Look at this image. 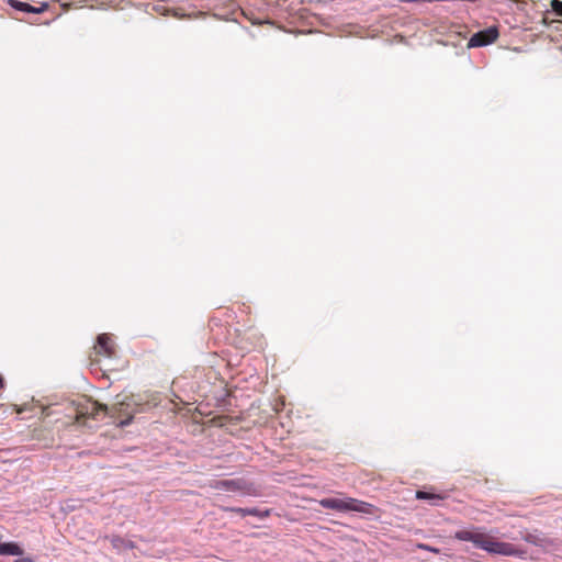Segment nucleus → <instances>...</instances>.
Returning <instances> with one entry per match:
<instances>
[{
    "label": "nucleus",
    "instance_id": "nucleus-14",
    "mask_svg": "<svg viewBox=\"0 0 562 562\" xmlns=\"http://www.w3.org/2000/svg\"><path fill=\"white\" fill-rule=\"evenodd\" d=\"M418 548H420L423 550H427V551L434 552V553H439V549L432 548V547H430L428 544L420 543V544H418Z\"/></svg>",
    "mask_w": 562,
    "mask_h": 562
},
{
    "label": "nucleus",
    "instance_id": "nucleus-5",
    "mask_svg": "<svg viewBox=\"0 0 562 562\" xmlns=\"http://www.w3.org/2000/svg\"><path fill=\"white\" fill-rule=\"evenodd\" d=\"M498 37V30L494 26L476 32L469 40V47H482L494 43Z\"/></svg>",
    "mask_w": 562,
    "mask_h": 562
},
{
    "label": "nucleus",
    "instance_id": "nucleus-13",
    "mask_svg": "<svg viewBox=\"0 0 562 562\" xmlns=\"http://www.w3.org/2000/svg\"><path fill=\"white\" fill-rule=\"evenodd\" d=\"M552 9L558 15L562 16V0H553Z\"/></svg>",
    "mask_w": 562,
    "mask_h": 562
},
{
    "label": "nucleus",
    "instance_id": "nucleus-3",
    "mask_svg": "<svg viewBox=\"0 0 562 562\" xmlns=\"http://www.w3.org/2000/svg\"><path fill=\"white\" fill-rule=\"evenodd\" d=\"M135 413L136 409L130 401L117 402L111 407H108V416L121 427L128 425Z\"/></svg>",
    "mask_w": 562,
    "mask_h": 562
},
{
    "label": "nucleus",
    "instance_id": "nucleus-19",
    "mask_svg": "<svg viewBox=\"0 0 562 562\" xmlns=\"http://www.w3.org/2000/svg\"><path fill=\"white\" fill-rule=\"evenodd\" d=\"M13 407H14V409L16 411V413H21V409H20V408H16V406H15V405H14Z\"/></svg>",
    "mask_w": 562,
    "mask_h": 562
},
{
    "label": "nucleus",
    "instance_id": "nucleus-15",
    "mask_svg": "<svg viewBox=\"0 0 562 562\" xmlns=\"http://www.w3.org/2000/svg\"><path fill=\"white\" fill-rule=\"evenodd\" d=\"M112 543H113L114 547H119L120 543H123V539L120 538V537H114L112 539Z\"/></svg>",
    "mask_w": 562,
    "mask_h": 562
},
{
    "label": "nucleus",
    "instance_id": "nucleus-7",
    "mask_svg": "<svg viewBox=\"0 0 562 562\" xmlns=\"http://www.w3.org/2000/svg\"><path fill=\"white\" fill-rule=\"evenodd\" d=\"M415 496L417 499L428 501L431 506H438L448 497V494L446 492H438L436 487L430 486L425 491H417Z\"/></svg>",
    "mask_w": 562,
    "mask_h": 562
},
{
    "label": "nucleus",
    "instance_id": "nucleus-16",
    "mask_svg": "<svg viewBox=\"0 0 562 562\" xmlns=\"http://www.w3.org/2000/svg\"><path fill=\"white\" fill-rule=\"evenodd\" d=\"M14 562H33V561L29 558H23V559L15 560Z\"/></svg>",
    "mask_w": 562,
    "mask_h": 562
},
{
    "label": "nucleus",
    "instance_id": "nucleus-10",
    "mask_svg": "<svg viewBox=\"0 0 562 562\" xmlns=\"http://www.w3.org/2000/svg\"><path fill=\"white\" fill-rule=\"evenodd\" d=\"M23 549L15 542H0V555H22Z\"/></svg>",
    "mask_w": 562,
    "mask_h": 562
},
{
    "label": "nucleus",
    "instance_id": "nucleus-11",
    "mask_svg": "<svg viewBox=\"0 0 562 562\" xmlns=\"http://www.w3.org/2000/svg\"><path fill=\"white\" fill-rule=\"evenodd\" d=\"M247 514H248V516H256V517H260V518H266V517H268L270 515V510L267 509V510L261 512L258 508H248Z\"/></svg>",
    "mask_w": 562,
    "mask_h": 562
},
{
    "label": "nucleus",
    "instance_id": "nucleus-12",
    "mask_svg": "<svg viewBox=\"0 0 562 562\" xmlns=\"http://www.w3.org/2000/svg\"><path fill=\"white\" fill-rule=\"evenodd\" d=\"M223 510L225 512H232V513H237L241 516H248L247 512H248V508H240V507H222Z\"/></svg>",
    "mask_w": 562,
    "mask_h": 562
},
{
    "label": "nucleus",
    "instance_id": "nucleus-18",
    "mask_svg": "<svg viewBox=\"0 0 562 562\" xmlns=\"http://www.w3.org/2000/svg\"><path fill=\"white\" fill-rule=\"evenodd\" d=\"M70 8V4H64V9L68 10Z\"/></svg>",
    "mask_w": 562,
    "mask_h": 562
},
{
    "label": "nucleus",
    "instance_id": "nucleus-8",
    "mask_svg": "<svg viewBox=\"0 0 562 562\" xmlns=\"http://www.w3.org/2000/svg\"><path fill=\"white\" fill-rule=\"evenodd\" d=\"M7 3L19 11L27 12V13H43L48 9V3L44 2L40 7H33L26 2L18 1V0H8Z\"/></svg>",
    "mask_w": 562,
    "mask_h": 562
},
{
    "label": "nucleus",
    "instance_id": "nucleus-1",
    "mask_svg": "<svg viewBox=\"0 0 562 562\" xmlns=\"http://www.w3.org/2000/svg\"><path fill=\"white\" fill-rule=\"evenodd\" d=\"M454 538L460 541L472 542L475 548L486 551L490 554L521 558L526 553L525 550L510 542L499 541L496 537L482 531V528L479 527L469 530H459L454 533Z\"/></svg>",
    "mask_w": 562,
    "mask_h": 562
},
{
    "label": "nucleus",
    "instance_id": "nucleus-4",
    "mask_svg": "<svg viewBox=\"0 0 562 562\" xmlns=\"http://www.w3.org/2000/svg\"><path fill=\"white\" fill-rule=\"evenodd\" d=\"M95 358L94 362L100 361V357L112 358L115 355V346L112 337L108 334H100L97 338V344L93 347Z\"/></svg>",
    "mask_w": 562,
    "mask_h": 562
},
{
    "label": "nucleus",
    "instance_id": "nucleus-6",
    "mask_svg": "<svg viewBox=\"0 0 562 562\" xmlns=\"http://www.w3.org/2000/svg\"><path fill=\"white\" fill-rule=\"evenodd\" d=\"M101 414L108 416V406L94 401L89 402L78 411L77 420L80 422L81 418L86 417L98 419Z\"/></svg>",
    "mask_w": 562,
    "mask_h": 562
},
{
    "label": "nucleus",
    "instance_id": "nucleus-17",
    "mask_svg": "<svg viewBox=\"0 0 562 562\" xmlns=\"http://www.w3.org/2000/svg\"><path fill=\"white\" fill-rule=\"evenodd\" d=\"M525 540H526V541H528V542H532V543H535V540L532 539V536H530V535H529V536H527V537L525 538Z\"/></svg>",
    "mask_w": 562,
    "mask_h": 562
},
{
    "label": "nucleus",
    "instance_id": "nucleus-2",
    "mask_svg": "<svg viewBox=\"0 0 562 562\" xmlns=\"http://www.w3.org/2000/svg\"><path fill=\"white\" fill-rule=\"evenodd\" d=\"M318 503L324 508L337 512H358L366 515H374L378 512L374 505L352 497L322 498Z\"/></svg>",
    "mask_w": 562,
    "mask_h": 562
},
{
    "label": "nucleus",
    "instance_id": "nucleus-9",
    "mask_svg": "<svg viewBox=\"0 0 562 562\" xmlns=\"http://www.w3.org/2000/svg\"><path fill=\"white\" fill-rule=\"evenodd\" d=\"M211 487L215 490L236 492L244 490V482L241 480H222L212 483Z\"/></svg>",
    "mask_w": 562,
    "mask_h": 562
}]
</instances>
